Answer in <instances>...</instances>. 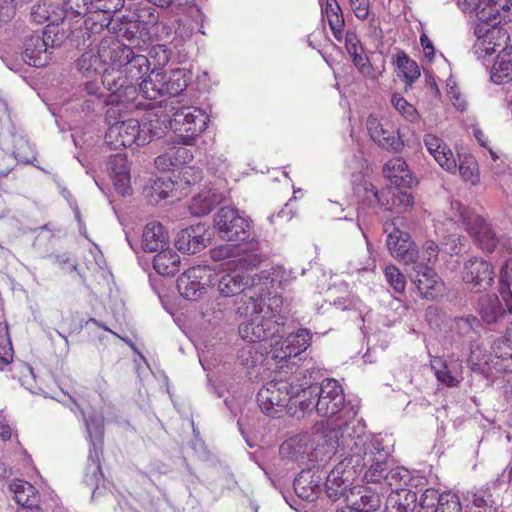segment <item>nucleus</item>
Wrapping results in <instances>:
<instances>
[{"mask_svg": "<svg viewBox=\"0 0 512 512\" xmlns=\"http://www.w3.org/2000/svg\"><path fill=\"white\" fill-rule=\"evenodd\" d=\"M351 429L344 436L328 430L326 434L317 436L318 441H308L307 436L289 439L280 446V454L301 464L316 463L318 466L324 465L333 456L339 458L340 461L326 476L324 491L332 501L344 498L346 502L355 477L365 469L364 466H356L355 457L364 451V439L359 436L362 426L356 423V427Z\"/></svg>", "mask_w": 512, "mask_h": 512, "instance_id": "1", "label": "nucleus"}, {"mask_svg": "<svg viewBox=\"0 0 512 512\" xmlns=\"http://www.w3.org/2000/svg\"><path fill=\"white\" fill-rule=\"evenodd\" d=\"M312 374L313 372L309 369L301 371V383L305 381L309 383L308 387L304 388L305 393H302V399L310 403L307 411L315 408L320 416L327 417L328 420L320 427L314 428L308 441H318L317 436L326 434L328 430L340 432L344 436L348 429L351 431V427H356V423L362 426V433L359 436L364 439L366 426L361 419L357 418V406L345 401L341 384L335 379L327 378L318 385L314 383Z\"/></svg>", "mask_w": 512, "mask_h": 512, "instance_id": "2", "label": "nucleus"}, {"mask_svg": "<svg viewBox=\"0 0 512 512\" xmlns=\"http://www.w3.org/2000/svg\"><path fill=\"white\" fill-rule=\"evenodd\" d=\"M495 5H498V8L492 9L489 13L477 11L479 21L474 29L476 41L473 52L483 61L493 53H498L490 70V78L493 83L501 85L512 81V46L508 47L510 37L508 32L499 26L502 21L512 19V3L499 0Z\"/></svg>", "mask_w": 512, "mask_h": 512, "instance_id": "3", "label": "nucleus"}, {"mask_svg": "<svg viewBox=\"0 0 512 512\" xmlns=\"http://www.w3.org/2000/svg\"><path fill=\"white\" fill-rule=\"evenodd\" d=\"M363 453L357 454L356 466H364V479L368 483H381L390 487L391 491L397 488L417 487L422 477H414L403 466H389L391 445L385 443V438L378 435H365Z\"/></svg>", "mask_w": 512, "mask_h": 512, "instance_id": "4", "label": "nucleus"}, {"mask_svg": "<svg viewBox=\"0 0 512 512\" xmlns=\"http://www.w3.org/2000/svg\"><path fill=\"white\" fill-rule=\"evenodd\" d=\"M308 385L306 381L301 383V371L285 378L273 379L259 389L257 404L270 417H275L284 409L290 414H295L297 408L307 412L310 403L302 399V393H305L304 388Z\"/></svg>", "mask_w": 512, "mask_h": 512, "instance_id": "5", "label": "nucleus"}, {"mask_svg": "<svg viewBox=\"0 0 512 512\" xmlns=\"http://www.w3.org/2000/svg\"><path fill=\"white\" fill-rule=\"evenodd\" d=\"M108 129L105 133V143L111 149L131 147L133 144L144 146L149 143V131L141 128L137 119L126 118V112L119 106H112L106 110Z\"/></svg>", "mask_w": 512, "mask_h": 512, "instance_id": "6", "label": "nucleus"}, {"mask_svg": "<svg viewBox=\"0 0 512 512\" xmlns=\"http://www.w3.org/2000/svg\"><path fill=\"white\" fill-rule=\"evenodd\" d=\"M159 13L155 7L145 0L129 3L125 12L118 17L116 32L118 36L132 41L144 40L150 35V30L158 23Z\"/></svg>", "mask_w": 512, "mask_h": 512, "instance_id": "7", "label": "nucleus"}, {"mask_svg": "<svg viewBox=\"0 0 512 512\" xmlns=\"http://www.w3.org/2000/svg\"><path fill=\"white\" fill-rule=\"evenodd\" d=\"M284 269L281 266L270 270H263L258 274V282L244 294L234 300L235 312L240 316L251 318L264 312L263 297L270 294V290L282 282Z\"/></svg>", "mask_w": 512, "mask_h": 512, "instance_id": "8", "label": "nucleus"}, {"mask_svg": "<svg viewBox=\"0 0 512 512\" xmlns=\"http://www.w3.org/2000/svg\"><path fill=\"white\" fill-rule=\"evenodd\" d=\"M101 84L110 91L107 96V105L109 107L119 106L126 112V109H151V104H144L142 100L149 98L142 92L144 79L137 86L136 82L128 81L123 77L116 76L115 73L106 72L101 76Z\"/></svg>", "mask_w": 512, "mask_h": 512, "instance_id": "9", "label": "nucleus"}, {"mask_svg": "<svg viewBox=\"0 0 512 512\" xmlns=\"http://www.w3.org/2000/svg\"><path fill=\"white\" fill-rule=\"evenodd\" d=\"M215 227L222 240L245 245V250L257 251L259 243L251 236L249 220L233 207H222L214 218Z\"/></svg>", "mask_w": 512, "mask_h": 512, "instance_id": "10", "label": "nucleus"}, {"mask_svg": "<svg viewBox=\"0 0 512 512\" xmlns=\"http://www.w3.org/2000/svg\"><path fill=\"white\" fill-rule=\"evenodd\" d=\"M76 408L80 411L84 419L87 439L90 444L84 481L91 488L98 487L103 476L100 459L103 446L104 417L98 412H93L87 417L77 405Z\"/></svg>", "mask_w": 512, "mask_h": 512, "instance_id": "11", "label": "nucleus"}, {"mask_svg": "<svg viewBox=\"0 0 512 512\" xmlns=\"http://www.w3.org/2000/svg\"><path fill=\"white\" fill-rule=\"evenodd\" d=\"M170 112L169 129L184 145H192L209 121L203 110L192 106L173 107Z\"/></svg>", "mask_w": 512, "mask_h": 512, "instance_id": "12", "label": "nucleus"}, {"mask_svg": "<svg viewBox=\"0 0 512 512\" xmlns=\"http://www.w3.org/2000/svg\"><path fill=\"white\" fill-rule=\"evenodd\" d=\"M284 317L269 308L267 311L250 318L239 326V334L245 342L262 344L275 336L283 337Z\"/></svg>", "mask_w": 512, "mask_h": 512, "instance_id": "13", "label": "nucleus"}, {"mask_svg": "<svg viewBox=\"0 0 512 512\" xmlns=\"http://www.w3.org/2000/svg\"><path fill=\"white\" fill-rule=\"evenodd\" d=\"M188 85L187 73L184 69H174L169 72L152 71L144 78L142 92L149 100H157L163 96H177Z\"/></svg>", "mask_w": 512, "mask_h": 512, "instance_id": "14", "label": "nucleus"}, {"mask_svg": "<svg viewBox=\"0 0 512 512\" xmlns=\"http://www.w3.org/2000/svg\"><path fill=\"white\" fill-rule=\"evenodd\" d=\"M89 5L91 16L84 21L87 30L93 34L100 33L105 28L108 31L116 30L118 18L113 19L111 14L123 7V0H92Z\"/></svg>", "mask_w": 512, "mask_h": 512, "instance_id": "15", "label": "nucleus"}, {"mask_svg": "<svg viewBox=\"0 0 512 512\" xmlns=\"http://www.w3.org/2000/svg\"><path fill=\"white\" fill-rule=\"evenodd\" d=\"M462 279L472 290H486L494 281L493 267L483 258L471 257L463 265Z\"/></svg>", "mask_w": 512, "mask_h": 512, "instance_id": "16", "label": "nucleus"}, {"mask_svg": "<svg viewBox=\"0 0 512 512\" xmlns=\"http://www.w3.org/2000/svg\"><path fill=\"white\" fill-rule=\"evenodd\" d=\"M55 27H50L42 33L33 32L25 38L23 59L24 61L35 67L45 66L49 59L48 40L51 38V34L54 32Z\"/></svg>", "mask_w": 512, "mask_h": 512, "instance_id": "17", "label": "nucleus"}, {"mask_svg": "<svg viewBox=\"0 0 512 512\" xmlns=\"http://www.w3.org/2000/svg\"><path fill=\"white\" fill-rule=\"evenodd\" d=\"M206 266H193L183 272L177 279L180 295L190 301L198 300L207 292L208 284L203 279L208 275Z\"/></svg>", "mask_w": 512, "mask_h": 512, "instance_id": "18", "label": "nucleus"}, {"mask_svg": "<svg viewBox=\"0 0 512 512\" xmlns=\"http://www.w3.org/2000/svg\"><path fill=\"white\" fill-rule=\"evenodd\" d=\"M387 248L390 254L406 265L418 262L419 251L409 233L393 228L387 236Z\"/></svg>", "mask_w": 512, "mask_h": 512, "instance_id": "19", "label": "nucleus"}, {"mask_svg": "<svg viewBox=\"0 0 512 512\" xmlns=\"http://www.w3.org/2000/svg\"><path fill=\"white\" fill-rule=\"evenodd\" d=\"M504 304L501 303L496 294L482 295L478 300V311L484 322L487 324L496 323L502 318L506 311L512 312V293L510 290L500 291Z\"/></svg>", "mask_w": 512, "mask_h": 512, "instance_id": "20", "label": "nucleus"}, {"mask_svg": "<svg viewBox=\"0 0 512 512\" xmlns=\"http://www.w3.org/2000/svg\"><path fill=\"white\" fill-rule=\"evenodd\" d=\"M312 333L309 329L300 328L295 333H290L281 344L280 348L273 350V358L281 363H290L300 356L311 344Z\"/></svg>", "mask_w": 512, "mask_h": 512, "instance_id": "21", "label": "nucleus"}, {"mask_svg": "<svg viewBox=\"0 0 512 512\" xmlns=\"http://www.w3.org/2000/svg\"><path fill=\"white\" fill-rule=\"evenodd\" d=\"M258 282V274L233 270L220 276L217 281V291L221 298L238 297Z\"/></svg>", "mask_w": 512, "mask_h": 512, "instance_id": "22", "label": "nucleus"}, {"mask_svg": "<svg viewBox=\"0 0 512 512\" xmlns=\"http://www.w3.org/2000/svg\"><path fill=\"white\" fill-rule=\"evenodd\" d=\"M414 275H410L420 296L426 299L436 298L443 289V282L434 268L424 263H416L412 266Z\"/></svg>", "mask_w": 512, "mask_h": 512, "instance_id": "23", "label": "nucleus"}, {"mask_svg": "<svg viewBox=\"0 0 512 512\" xmlns=\"http://www.w3.org/2000/svg\"><path fill=\"white\" fill-rule=\"evenodd\" d=\"M503 483L496 479L471 493L469 512H497Z\"/></svg>", "mask_w": 512, "mask_h": 512, "instance_id": "24", "label": "nucleus"}, {"mask_svg": "<svg viewBox=\"0 0 512 512\" xmlns=\"http://www.w3.org/2000/svg\"><path fill=\"white\" fill-rule=\"evenodd\" d=\"M210 240L205 225L198 223L182 229L176 236V248L186 254H196L206 247Z\"/></svg>", "mask_w": 512, "mask_h": 512, "instance_id": "25", "label": "nucleus"}, {"mask_svg": "<svg viewBox=\"0 0 512 512\" xmlns=\"http://www.w3.org/2000/svg\"><path fill=\"white\" fill-rule=\"evenodd\" d=\"M310 464L311 467L302 470L294 479L293 487L301 499L313 502L319 498L323 491V477L312 470L317 464Z\"/></svg>", "mask_w": 512, "mask_h": 512, "instance_id": "26", "label": "nucleus"}, {"mask_svg": "<svg viewBox=\"0 0 512 512\" xmlns=\"http://www.w3.org/2000/svg\"><path fill=\"white\" fill-rule=\"evenodd\" d=\"M324 13L336 40L341 42L344 39L345 47L360 43L354 32L344 33L345 21L337 0H326Z\"/></svg>", "mask_w": 512, "mask_h": 512, "instance_id": "27", "label": "nucleus"}, {"mask_svg": "<svg viewBox=\"0 0 512 512\" xmlns=\"http://www.w3.org/2000/svg\"><path fill=\"white\" fill-rule=\"evenodd\" d=\"M100 55L105 64L110 62L112 70L121 71L132 55L133 49L113 37L104 38L99 45Z\"/></svg>", "mask_w": 512, "mask_h": 512, "instance_id": "28", "label": "nucleus"}, {"mask_svg": "<svg viewBox=\"0 0 512 512\" xmlns=\"http://www.w3.org/2000/svg\"><path fill=\"white\" fill-rule=\"evenodd\" d=\"M466 230L475 243L487 252H492L499 242V237L492 226L479 215L474 216L472 221L467 222Z\"/></svg>", "mask_w": 512, "mask_h": 512, "instance_id": "29", "label": "nucleus"}, {"mask_svg": "<svg viewBox=\"0 0 512 512\" xmlns=\"http://www.w3.org/2000/svg\"><path fill=\"white\" fill-rule=\"evenodd\" d=\"M10 487L18 504L16 512H42L40 496L31 483L16 480Z\"/></svg>", "mask_w": 512, "mask_h": 512, "instance_id": "30", "label": "nucleus"}, {"mask_svg": "<svg viewBox=\"0 0 512 512\" xmlns=\"http://www.w3.org/2000/svg\"><path fill=\"white\" fill-rule=\"evenodd\" d=\"M383 174L396 188H412L417 183L406 161L401 157L387 161L383 167Z\"/></svg>", "mask_w": 512, "mask_h": 512, "instance_id": "31", "label": "nucleus"}, {"mask_svg": "<svg viewBox=\"0 0 512 512\" xmlns=\"http://www.w3.org/2000/svg\"><path fill=\"white\" fill-rule=\"evenodd\" d=\"M380 495L365 487H353L347 495V508L359 512H374L381 506Z\"/></svg>", "mask_w": 512, "mask_h": 512, "instance_id": "32", "label": "nucleus"}, {"mask_svg": "<svg viewBox=\"0 0 512 512\" xmlns=\"http://www.w3.org/2000/svg\"><path fill=\"white\" fill-rule=\"evenodd\" d=\"M424 145L437 163L445 170L455 173L457 169L456 159L451 149L443 140L434 134L424 136Z\"/></svg>", "mask_w": 512, "mask_h": 512, "instance_id": "33", "label": "nucleus"}, {"mask_svg": "<svg viewBox=\"0 0 512 512\" xmlns=\"http://www.w3.org/2000/svg\"><path fill=\"white\" fill-rule=\"evenodd\" d=\"M367 130L371 139L384 149L398 150L402 143L395 131L392 129H385L379 120L370 115L366 122Z\"/></svg>", "mask_w": 512, "mask_h": 512, "instance_id": "34", "label": "nucleus"}, {"mask_svg": "<svg viewBox=\"0 0 512 512\" xmlns=\"http://www.w3.org/2000/svg\"><path fill=\"white\" fill-rule=\"evenodd\" d=\"M417 507V492L410 488H397L386 499L385 512H413Z\"/></svg>", "mask_w": 512, "mask_h": 512, "instance_id": "35", "label": "nucleus"}, {"mask_svg": "<svg viewBox=\"0 0 512 512\" xmlns=\"http://www.w3.org/2000/svg\"><path fill=\"white\" fill-rule=\"evenodd\" d=\"M254 252L255 251L245 250L244 243L239 242V244H226L212 249L211 258L214 261H221L224 259L236 257L239 262H245L249 265H256L258 262V257L256 254H254Z\"/></svg>", "mask_w": 512, "mask_h": 512, "instance_id": "36", "label": "nucleus"}, {"mask_svg": "<svg viewBox=\"0 0 512 512\" xmlns=\"http://www.w3.org/2000/svg\"><path fill=\"white\" fill-rule=\"evenodd\" d=\"M168 244V235L161 223L150 222L144 227L142 248L145 252H158Z\"/></svg>", "mask_w": 512, "mask_h": 512, "instance_id": "37", "label": "nucleus"}, {"mask_svg": "<svg viewBox=\"0 0 512 512\" xmlns=\"http://www.w3.org/2000/svg\"><path fill=\"white\" fill-rule=\"evenodd\" d=\"M224 197L214 188H207L192 198L189 206L192 215L202 217L209 214Z\"/></svg>", "mask_w": 512, "mask_h": 512, "instance_id": "38", "label": "nucleus"}, {"mask_svg": "<svg viewBox=\"0 0 512 512\" xmlns=\"http://www.w3.org/2000/svg\"><path fill=\"white\" fill-rule=\"evenodd\" d=\"M129 57L130 58L125 62L123 69L116 72L115 75L137 83L148 73L150 69V62L145 55L135 54L134 51Z\"/></svg>", "mask_w": 512, "mask_h": 512, "instance_id": "39", "label": "nucleus"}, {"mask_svg": "<svg viewBox=\"0 0 512 512\" xmlns=\"http://www.w3.org/2000/svg\"><path fill=\"white\" fill-rule=\"evenodd\" d=\"M479 326L480 321L476 316L471 314L449 318L446 321V327L451 333V339L454 341L469 337Z\"/></svg>", "mask_w": 512, "mask_h": 512, "instance_id": "40", "label": "nucleus"}, {"mask_svg": "<svg viewBox=\"0 0 512 512\" xmlns=\"http://www.w3.org/2000/svg\"><path fill=\"white\" fill-rule=\"evenodd\" d=\"M153 267L159 275L174 276L180 268V257L167 246L154 256Z\"/></svg>", "mask_w": 512, "mask_h": 512, "instance_id": "41", "label": "nucleus"}, {"mask_svg": "<svg viewBox=\"0 0 512 512\" xmlns=\"http://www.w3.org/2000/svg\"><path fill=\"white\" fill-rule=\"evenodd\" d=\"M111 169L114 171V185L116 190L122 195L130 194V174L127 158L124 155L117 154L110 158Z\"/></svg>", "mask_w": 512, "mask_h": 512, "instance_id": "42", "label": "nucleus"}, {"mask_svg": "<svg viewBox=\"0 0 512 512\" xmlns=\"http://www.w3.org/2000/svg\"><path fill=\"white\" fill-rule=\"evenodd\" d=\"M382 208L386 211L402 213L413 206L414 198L406 191L384 189Z\"/></svg>", "mask_w": 512, "mask_h": 512, "instance_id": "43", "label": "nucleus"}, {"mask_svg": "<svg viewBox=\"0 0 512 512\" xmlns=\"http://www.w3.org/2000/svg\"><path fill=\"white\" fill-rule=\"evenodd\" d=\"M104 66L105 62L100 55V49H98L97 54L93 51L85 52L77 60V68L85 77L100 75L105 73V71L109 72Z\"/></svg>", "mask_w": 512, "mask_h": 512, "instance_id": "44", "label": "nucleus"}, {"mask_svg": "<svg viewBox=\"0 0 512 512\" xmlns=\"http://www.w3.org/2000/svg\"><path fill=\"white\" fill-rule=\"evenodd\" d=\"M354 194L358 201L368 207L382 208L383 200L385 198L384 189L378 191L372 183L363 181L354 186Z\"/></svg>", "mask_w": 512, "mask_h": 512, "instance_id": "45", "label": "nucleus"}, {"mask_svg": "<svg viewBox=\"0 0 512 512\" xmlns=\"http://www.w3.org/2000/svg\"><path fill=\"white\" fill-rule=\"evenodd\" d=\"M267 349L263 344L256 342H246V344L238 351V360L247 369L254 368L257 364L262 363Z\"/></svg>", "mask_w": 512, "mask_h": 512, "instance_id": "46", "label": "nucleus"}, {"mask_svg": "<svg viewBox=\"0 0 512 512\" xmlns=\"http://www.w3.org/2000/svg\"><path fill=\"white\" fill-rule=\"evenodd\" d=\"M431 369L436 379L447 387H456L459 380L453 375V370L443 357L433 356L430 360Z\"/></svg>", "mask_w": 512, "mask_h": 512, "instance_id": "47", "label": "nucleus"}, {"mask_svg": "<svg viewBox=\"0 0 512 512\" xmlns=\"http://www.w3.org/2000/svg\"><path fill=\"white\" fill-rule=\"evenodd\" d=\"M450 497H457L454 494L450 493H442L440 494L438 490L433 488H427L421 495L418 506V510H422V512H428L432 511L434 512L435 509H438L441 504H444V502L450 501Z\"/></svg>", "mask_w": 512, "mask_h": 512, "instance_id": "48", "label": "nucleus"}, {"mask_svg": "<svg viewBox=\"0 0 512 512\" xmlns=\"http://www.w3.org/2000/svg\"><path fill=\"white\" fill-rule=\"evenodd\" d=\"M169 118V114L162 116L159 115L158 112L148 113V116L145 118V121L140 124L141 128H145L146 131L150 132L149 142L152 141L154 138L162 137L166 129L169 128Z\"/></svg>", "mask_w": 512, "mask_h": 512, "instance_id": "49", "label": "nucleus"}, {"mask_svg": "<svg viewBox=\"0 0 512 512\" xmlns=\"http://www.w3.org/2000/svg\"><path fill=\"white\" fill-rule=\"evenodd\" d=\"M394 63L397 66L398 75L402 76L408 84H411L420 76L417 63L404 52L396 54Z\"/></svg>", "mask_w": 512, "mask_h": 512, "instance_id": "50", "label": "nucleus"}, {"mask_svg": "<svg viewBox=\"0 0 512 512\" xmlns=\"http://www.w3.org/2000/svg\"><path fill=\"white\" fill-rule=\"evenodd\" d=\"M391 103L394 108L401 114V116L408 122L415 123L419 120L420 115L417 109L400 94H393Z\"/></svg>", "mask_w": 512, "mask_h": 512, "instance_id": "51", "label": "nucleus"}, {"mask_svg": "<svg viewBox=\"0 0 512 512\" xmlns=\"http://www.w3.org/2000/svg\"><path fill=\"white\" fill-rule=\"evenodd\" d=\"M192 156L189 155L188 150L184 147H179L176 150H171L169 153L160 155L155 159V164L160 167L166 165V162H170V166L178 167L181 164L186 163Z\"/></svg>", "mask_w": 512, "mask_h": 512, "instance_id": "52", "label": "nucleus"}, {"mask_svg": "<svg viewBox=\"0 0 512 512\" xmlns=\"http://www.w3.org/2000/svg\"><path fill=\"white\" fill-rule=\"evenodd\" d=\"M91 1L92 0H65L64 10L66 16L72 18L81 16L85 21L91 16V7L89 5Z\"/></svg>", "mask_w": 512, "mask_h": 512, "instance_id": "53", "label": "nucleus"}, {"mask_svg": "<svg viewBox=\"0 0 512 512\" xmlns=\"http://www.w3.org/2000/svg\"><path fill=\"white\" fill-rule=\"evenodd\" d=\"M13 358V347L8 324H0V364L8 365Z\"/></svg>", "mask_w": 512, "mask_h": 512, "instance_id": "54", "label": "nucleus"}, {"mask_svg": "<svg viewBox=\"0 0 512 512\" xmlns=\"http://www.w3.org/2000/svg\"><path fill=\"white\" fill-rule=\"evenodd\" d=\"M459 171L461 178L472 185L479 181V174L476 162L471 157H464L460 160L459 166L457 165L456 171Z\"/></svg>", "mask_w": 512, "mask_h": 512, "instance_id": "55", "label": "nucleus"}, {"mask_svg": "<svg viewBox=\"0 0 512 512\" xmlns=\"http://www.w3.org/2000/svg\"><path fill=\"white\" fill-rule=\"evenodd\" d=\"M384 275L387 283L397 293H403L406 287L405 276L394 265H389L384 269Z\"/></svg>", "mask_w": 512, "mask_h": 512, "instance_id": "56", "label": "nucleus"}, {"mask_svg": "<svg viewBox=\"0 0 512 512\" xmlns=\"http://www.w3.org/2000/svg\"><path fill=\"white\" fill-rule=\"evenodd\" d=\"M492 352L497 358L512 359V342L506 334L495 340L492 344Z\"/></svg>", "mask_w": 512, "mask_h": 512, "instance_id": "57", "label": "nucleus"}, {"mask_svg": "<svg viewBox=\"0 0 512 512\" xmlns=\"http://www.w3.org/2000/svg\"><path fill=\"white\" fill-rule=\"evenodd\" d=\"M439 254V247L433 240H427L423 245L421 253H419L418 263L431 264L435 263Z\"/></svg>", "mask_w": 512, "mask_h": 512, "instance_id": "58", "label": "nucleus"}, {"mask_svg": "<svg viewBox=\"0 0 512 512\" xmlns=\"http://www.w3.org/2000/svg\"><path fill=\"white\" fill-rule=\"evenodd\" d=\"M425 318L432 328L441 329L442 324L446 326L445 313L437 306H429L425 311Z\"/></svg>", "mask_w": 512, "mask_h": 512, "instance_id": "59", "label": "nucleus"}, {"mask_svg": "<svg viewBox=\"0 0 512 512\" xmlns=\"http://www.w3.org/2000/svg\"><path fill=\"white\" fill-rule=\"evenodd\" d=\"M227 313L228 307L223 298L217 299L214 302H212L210 307L203 312L205 316H208L209 314L212 315V318L209 319V321H221L226 317Z\"/></svg>", "mask_w": 512, "mask_h": 512, "instance_id": "60", "label": "nucleus"}, {"mask_svg": "<svg viewBox=\"0 0 512 512\" xmlns=\"http://www.w3.org/2000/svg\"><path fill=\"white\" fill-rule=\"evenodd\" d=\"M174 182L171 178H158L152 189L155 194L158 195L159 199H166L171 196L174 189Z\"/></svg>", "mask_w": 512, "mask_h": 512, "instance_id": "61", "label": "nucleus"}, {"mask_svg": "<svg viewBox=\"0 0 512 512\" xmlns=\"http://www.w3.org/2000/svg\"><path fill=\"white\" fill-rule=\"evenodd\" d=\"M451 209L455 216V221L462 222L467 227V222L472 221L474 214H471L468 209L460 201H452Z\"/></svg>", "mask_w": 512, "mask_h": 512, "instance_id": "62", "label": "nucleus"}, {"mask_svg": "<svg viewBox=\"0 0 512 512\" xmlns=\"http://www.w3.org/2000/svg\"><path fill=\"white\" fill-rule=\"evenodd\" d=\"M83 101L81 104V109L83 112L90 113L96 111L98 108L102 107L104 103L107 104V97L101 96H93L92 97H83Z\"/></svg>", "mask_w": 512, "mask_h": 512, "instance_id": "63", "label": "nucleus"}, {"mask_svg": "<svg viewBox=\"0 0 512 512\" xmlns=\"http://www.w3.org/2000/svg\"><path fill=\"white\" fill-rule=\"evenodd\" d=\"M352 11L358 19L364 20L369 15V0H349Z\"/></svg>", "mask_w": 512, "mask_h": 512, "instance_id": "64", "label": "nucleus"}]
</instances>
